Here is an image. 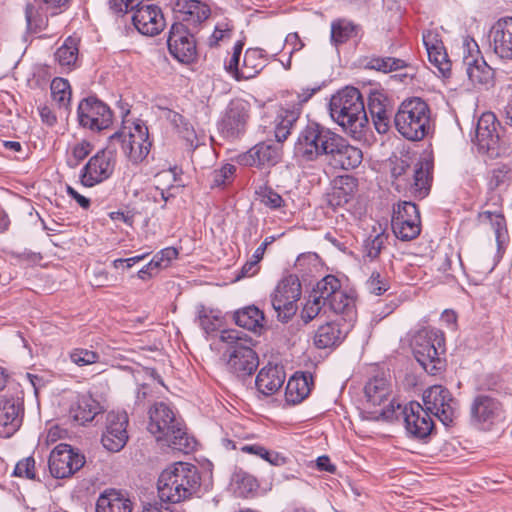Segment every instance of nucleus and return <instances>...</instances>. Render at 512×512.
<instances>
[{"label":"nucleus","instance_id":"nucleus-1","mask_svg":"<svg viewBox=\"0 0 512 512\" xmlns=\"http://www.w3.org/2000/svg\"><path fill=\"white\" fill-rule=\"evenodd\" d=\"M332 119L354 138H361L368 125V117L360 91L345 87L334 94L329 103Z\"/></svg>","mask_w":512,"mask_h":512},{"label":"nucleus","instance_id":"nucleus-2","mask_svg":"<svg viewBox=\"0 0 512 512\" xmlns=\"http://www.w3.org/2000/svg\"><path fill=\"white\" fill-rule=\"evenodd\" d=\"M201 476L197 467L187 462H175L158 479V494L162 501L180 503L198 492Z\"/></svg>","mask_w":512,"mask_h":512},{"label":"nucleus","instance_id":"nucleus-3","mask_svg":"<svg viewBox=\"0 0 512 512\" xmlns=\"http://www.w3.org/2000/svg\"><path fill=\"white\" fill-rule=\"evenodd\" d=\"M148 430L158 442L174 450L188 453L194 448V440L188 436L182 420L163 402L150 408Z\"/></svg>","mask_w":512,"mask_h":512},{"label":"nucleus","instance_id":"nucleus-4","mask_svg":"<svg viewBox=\"0 0 512 512\" xmlns=\"http://www.w3.org/2000/svg\"><path fill=\"white\" fill-rule=\"evenodd\" d=\"M396 130L407 140L420 141L430 132L432 126L429 105L418 97L403 101L394 115Z\"/></svg>","mask_w":512,"mask_h":512},{"label":"nucleus","instance_id":"nucleus-5","mask_svg":"<svg viewBox=\"0 0 512 512\" xmlns=\"http://www.w3.org/2000/svg\"><path fill=\"white\" fill-rule=\"evenodd\" d=\"M220 340L229 345L225 354L228 355L227 366L238 377L250 376L258 367L259 359L252 349V340L243 338L237 330H224Z\"/></svg>","mask_w":512,"mask_h":512},{"label":"nucleus","instance_id":"nucleus-6","mask_svg":"<svg viewBox=\"0 0 512 512\" xmlns=\"http://www.w3.org/2000/svg\"><path fill=\"white\" fill-rule=\"evenodd\" d=\"M123 121L122 128L109 137V141L116 149L120 146L125 157L132 164L141 163L149 154L151 142L147 126L137 120L130 125Z\"/></svg>","mask_w":512,"mask_h":512},{"label":"nucleus","instance_id":"nucleus-7","mask_svg":"<svg viewBox=\"0 0 512 512\" xmlns=\"http://www.w3.org/2000/svg\"><path fill=\"white\" fill-rule=\"evenodd\" d=\"M335 139L337 140L335 132L317 123H311L298 136L294 147L295 156L302 162L327 158Z\"/></svg>","mask_w":512,"mask_h":512},{"label":"nucleus","instance_id":"nucleus-8","mask_svg":"<svg viewBox=\"0 0 512 512\" xmlns=\"http://www.w3.org/2000/svg\"><path fill=\"white\" fill-rule=\"evenodd\" d=\"M444 337L439 330L420 331L413 340V354L423 369L435 375L443 368L440 357L443 350Z\"/></svg>","mask_w":512,"mask_h":512},{"label":"nucleus","instance_id":"nucleus-9","mask_svg":"<svg viewBox=\"0 0 512 512\" xmlns=\"http://www.w3.org/2000/svg\"><path fill=\"white\" fill-rule=\"evenodd\" d=\"M301 297V284L297 276L283 278L271 294V304L281 322H288L297 312Z\"/></svg>","mask_w":512,"mask_h":512},{"label":"nucleus","instance_id":"nucleus-10","mask_svg":"<svg viewBox=\"0 0 512 512\" xmlns=\"http://www.w3.org/2000/svg\"><path fill=\"white\" fill-rule=\"evenodd\" d=\"M116 166V151L110 141L107 147L92 156L83 167L80 181L86 187H93L109 179Z\"/></svg>","mask_w":512,"mask_h":512},{"label":"nucleus","instance_id":"nucleus-11","mask_svg":"<svg viewBox=\"0 0 512 512\" xmlns=\"http://www.w3.org/2000/svg\"><path fill=\"white\" fill-rule=\"evenodd\" d=\"M425 409L449 426L458 415V403L448 389L441 385L428 388L423 395Z\"/></svg>","mask_w":512,"mask_h":512},{"label":"nucleus","instance_id":"nucleus-12","mask_svg":"<svg viewBox=\"0 0 512 512\" xmlns=\"http://www.w3.org/2000/svg\"><path fill=\"white\" fill-rule=\"evenodd\" d=\"M391 226L395 236L402 241L416 238L421 231L417 206L409 201L398 203L393 209Z\"/></svg>","mask_w":512,"mask_h":512},{"label":"nucleus","instance_id":"nucleus-13","mask_svg":"<svg viewBox=\"0 0 512 512\" xmlns=\"http://www.w3.org/2000/svg\"><path fill=\"white\" fill-rule=\"evenodd\" d=\"M85 464L84 455L70 445H57L49 456V470L55 478H67L80 470Z\"/></svg>","mask_w":512,"mask_h":512},{"label":"nucleus","instance_id":"nucleus-14","mask_svg":"<svg viewBox=\"0 0 512 512\" xmlns=\"http://www.w3.org/2000/svg\"><path fill=\"white\" fill-rule=\"evenodd\" d=\"M77 112L80 125L91 130L100 131L112 124V111L96 97L83 99Z\"/></svg>","mask_w":512,"mask_h":512},{"label":"nucleus","instance_id":"nucleus-15","mask_svg":"<svg viewBox=\"0 0 512 512\" xmlns=\"http://www.w3.org/2000/svg\"><path fill=\"white\" fill-rule=\"evenodd\" d=\"M470 413L472 421L484 430H489L504 418L502 403L486 394L477 395L473 399Z\"/></svg>","mask_w":512,"mask_h":512},{"label":"nucleus","instance_id":"nucleus-16","mask_svg":"<svg viewBox=\"0 0 512 512\" xmlns=\"http://www.w3.org/2000/svg\"><path fill=\"white\" fill-rule=\"evenodd\" d=\"M397 409L401 410L404 417L405 428L407 432L417 439L428 437L433 428L434 422L431 413L427 411L420 403L410 402L404 408L397 404Z\"/></svg>","mask_w":512,"mask_h":512},{"label":"nucleus","instance_id":"nucleus-17","mask_svg":"<svg viewBox=\"0 0 512 512\" xmlns=\"http://www.w3.org/2000/svg\"><path fill=\"white\" fill-rule=\"evenodd\" d=\"M250 105L243 99L232 100L219 123V129L226 138H237L242 135L249 120Z\"/></svg>","mask_w":512,"mask_h":512},{"label":"nucleus","instance_id":"nucleus-18","mask_svg":"<svg viewBox=\"0 0 512 512\" xmlns=\"http://www.w3.org/2000/svg\"><path fill=\"white\" fill-rule=\"evenodd\" d=\"M128 415L126 412L110 411L106 415L105 430L101 442L110 452H119L128 441Z\"/></svg>","mask_w":512,"mask_h":512},{"label":"nucleus","instance_id":"nucleus-19","mask_svg":"<svg viewBox=\"0 0 512 512\" xmlns=\"http://www.w3.org/2000/svg\"><path fill=\"white\" fill-rule=\"evenodd\" d=\"M167 45L170 54L179 62L189 63L196 56V43L183 23H174L169 31Z\"/></svg>","mask_w":512,"mask_h":512},{"label":"nucleus","instance_id":"nucleus-20","mask_svg":"<svg viewBox=\"0 0 512 512\" xmlns=\"http://www.w3.org/2000/svg\"><path fill=\"white\" fill-rule=\"evenodd\" d=\"M132 22L137 31L146 36L159 34L166 25L161 9L154 4L139 6L133 13Z\"/></svg>","mask_w":512,"mask_h":512},{"label":"nucleus","instance_id":"nucleus-21","mask_svg":"<svg viewBox=\"0 0 512 512\" xmlns=\"http://www.w3.org/2000/svg\"><path fill=\"white\" fill-rule=\"evenodd\" d=\"M281 146L273 142H260L239 156L243 165L258 168L272 167L281 159Z\"/></svg>","mask_w":512,"mask_h":512},{"label":"nucleus","instance_id":"nucleus-22","mask_svg":"<svg viewBox=\"0 0 512 512\" xmlns=\"http://www.w3.org/2000/svg\"><path fill=\"white\" fill-rule=\"evenodd\" d=\"M363 154L362 151L347 143V141L337 134V140L330 149L327 156L330 164L334 168H340L343 170H350L358 167L362 162Z\"/></svg>","mask_w":512,"mask_h":512},{"label":"nucleus","instance_id":"nucleus-23","mask_svg":"<svg viewBox=\"0 0 512 512\" xmlns=\"http://www.w3.org/2000/svg\"><path fill=\"white\" fill-rule=\"evenodd\" d=\"M23 403L14 397L0 398V435L10 437L22 424Z\"/></svg>","mask_w":512,"mask_h":512},{"label":"nucleus","instance_id":"nucleus-24","mask_svg":"<svg viewBox=\"0 0 512 512\" xmlns=\"http://www.w3.org/2000/svg\"><path fill=\"white\" fill-rule=\"evenodd\" d=\"M498 122L496 116L492 112L483 113L476 125L475 143L482 152H488L496 148L499 142Z\"/></svg>","mask_w":512,"mask_h":512},{"label":"nucleus","instance_id":"nucleus-25","mask_svg":"<svg viewBox=\"0 0 512 512\" xmlns=\"http://www.w3.org/2000/svg\"><path fill=\"white\" fill-rule=\"evenodd\" d=\"M490 45L495 54L503 59H512V17L499 19L490 29Z\"/></svg>","mask_w":512,"mask_h":512},{"label":"nucleus","instance_id":"nucleus-26","mask_svg":"<svg viewBox=\"0 0 512 512\" xmlns=\"http://www.w3.org/2000/svg\"><path fill=\"white\" fill-rule=\"evenodd\" d=\"M368 111L376 131L379 134L387 133L390 129L392 116L388 98L379 91L372 92L368 98Z\"/></svg>","mask_w":512,"mask_h":512},{"label":"nucleus","instance_id":"nucleus-27","mask_svg":"<svg viewBox=\"0 0 512 512\" xmlns=\"http://www.w3.org/2000/svg\"><path fill=\"white\" fill-rule=\"evenodd\" d=\"M422 38L430 63L446 76L451 70V62L438 33L428 30L423 33Z\"/></svg>","mask_w":512,"mask_h":512},{"label":"nucleus","instance_id":"nucleus-28","mask_svg":"<svg viewBox=\"0 0 512 512\" xmlns=\"http://www.w3.org/2000/svg\"><path fill=\"white\" fill-rule=\"evenodd\" d=\"M174 10L182 22L192 26L201 24L211 14L209 6L199 0H177Z\"/></svg>","mask_w":512,"mask_h":512},{"label":"nucleus","instance_id":"nucleus-29","mask_svg":"<svg viewBox=\"0 0 512 512\" xmlns=\"http://www.w3.org/2000/svg\"><path fill=\"white\" fill-rule=\"evenodd\" d=\"M285 372L282 366L268 364L264 366L255 379L257 390L264 396L276 393L284 384Z\"/></svg>","mask_w":512,"mask_h":512},{"label":"nucleus","instance_id":"nucleus-30","mask_svg":"<svg viewBox=\"0 0 512 512\" xmlns=\"http://www.w3.org/2000/svg\"><path fill=\"white\" fill-rule=\"evenodd\" d=\"M351 324L331 321L321 325L314 336V344L320 349L330 348L340 343L347 335Z\"/></svg>","mask_w":512,"mask_h":512},{"label":"nucleus","instance_id":"nucleus-31","mask_svg":"<svg viewBox=\"0 0 512 512\" xmlns=\"http://www.w3.org/2000/svg\"><path fill=\"white\" fill-rule=\"evenodd\" d=\"M463 64L466 67L468 79L474 86H488L493 82V69L482 57H474L472 54L464 56Z\"/></svg>","mask_w":512,"mask_h":512},{"label":"nucleus","instance_id":"nucleus-32","mask_svg":"<svg viewBox=\"0 0 512 512\" xmlns=\"http://www.w3.org/2000/svg\"><path fill=\"white\" fill-rule=\"evenodd\" d=\"M132 510V501L116 489L104 490L96 502V512H132Z\"/></svg>","mask_w":512,"mask_h":512},{"label":"nucleus","instance_id":"nucleus-33","mask_svg":"<svg viewBox=\"0 0 512 512\" xmlns=\"http://www.w3.org/2000/svg\"><path fill=\"white\" fill-rule=\"evenodd\" d=\"M102 411L100 403L91 395H80L70 407V417L84 424L92 421Z\"/></svg>","mask_w":512,"mask_h":512},{"label":"nucleus","instance_id":"nucleus-34","mask_svg":"<svg viewBox=\"0 0 512 512\" xmlns=\"http://www.w3.org/2000/svg\"><path fill=\"white\" fill-rule=\"evenodd\" d=\"M266 61L267 59L262 49H248L244 54L243 63L239 73V81L249 80L257 76L265 67Z\"/></svg>","mask_w":512,"mask_h":512},{"label":"nucleus","instance_id":"nucleus-35","mask_svg":"<svg viewBox=\"0 0 512 512\" xmlns=\"http://www.w3.org/2000/svg\"><path fill=\"white\" fill-rule=\"evenodd\" d=\"M235 323L247 330L258 332L264 326V313L256 306L251 305L237 310L234 313Z\"/></svg>","mask_w":512,"mask_h":512},{"label":"nucleus","instance_id":"nucleus-36","mask_svg":"<svg viewBox=\"0 0 512 512\" xmlns=\"http://www.w3.org/2000/svg\"><path fill=\"white\" fill-rule=\"evenodd\" d=\"M364 392L368 403L380 406L388 400L390 384L386 378L376 376L367 382Z\"/></svg>","mask_w":512,"mask_h":512},{"label":"nucleus","instance_id":"nucleus-37","mask_svg":"<svg viewBox=\"0 0 512 512\" xmlns=\"http://www.w3.org/2000/svg\"><path fill=\"white\" fill-rule=\"evenodd\" d=\"M357 188V181L354 177L340 176L334 182L333 191L330 195V203L341 206L348 203Z\"/></svg>","mask_w":512,"mask_h":512},{"label":"nucleus","instance_id":"nucleus-38","mask_svg":"<svg viewBox=\"0 0 512 512\" xmlns=\"http://www.w3.org/2000/svg\"><path fill=\"white\" fill-rule=\"evenodd\" d=\"M79 54V39L68 37L56 50L55 60L65 70L70 71L76 66Z\"/></svg>","mask_w":512,"mask_h":512},{"label":"nucleus","instance_id":"nucleus-39","mask_svg":"<svg viewBox=\"0 0 512 512\" xmlns=\"http://www.w3.org/2000/svg\"><path fill=\"white\" fill-rule=\"evenodd\" d=\"M326 305L336 314L345 316L344 321L350 323L355 315V301L346 291L339 289L331 296Z\"/></svg>","mask_w":512,"mask_h":512},{"label":"nucleus","instance_id":"nucleus-40","mask_svg":"<svg viewBox=\"0 0 512 512\" xmlns=\"http://www.w3.org/2000/svg\"><path fill=\"white\" fill-rule=\"evenodd\" d=\"M363 66L369 70H375L382 73H390L406 68L408 65L405 60L395 57H381L372 55L362 60Z\"/></svg>","mask_w":512,"mask_h":512},{"label":"nucleus","instance_id":"nucleus-41","mask_svg":"<svg viewBox=\"0 0 512 512\" xmlns=\"http://www.w3.org/2000/svg\"><path fill=\"white\" fill-rule=\"evenodd\" d=\"M309 380H311V377L304 374L291 377L286 386L287 401L297 404L304 400L311 391Z\"/></svg>","mask_w":512,"mask_h":512},{"label":"nucleus","instance_id":"nucleus-42","mask_svg":"<svg viewBox=\"0 0 512 512\" xmlns=\"http://www.w3.org/2000/svg\"><path fill=\"white\" fill-rule=\"evenodd\" d=\"M299 118V112L296 110L281 109L276 118L274 133L277 142L285 141L291 133V130Z\"/></svg>","mask_w":512,"mask_h":512},{"label":"nucleus","instance_id":"nucleus-43","mask_svg":"<svg viewBox=\"0 0 512 512\" xmlns=\"http://www.w3.org/2000/svg\"><path fill=\"white\" fill-rule=\"evenodd\" d=\"M358 26L347 19H336L331 23V43L337 47L355 37Z\"/></svg>","mask_w":512,"mask_h":512},{"label":"nucleus","instance_id":"nucleus-44","mask_svg":"<svg viewBox=\"0 0 512 512\" xmlns=\"http://www.w3.org/2000/svg\"><path fill=\"white\" fill-rule=\"evenodd\" d=\"M431 165L428 161L420 162L416 165L413 172V183L411 187L413 192L420 198L428 194L431 181Z\"/></svg>","mask_w":512,"mask_h":512},{"label":"nucleus","instance_id":"nucleus-45","mask_svg":"<svg viewBox=\"0 0 512 512\" xmlns=\"http://www.w3.org/2000/svg\"><path fill=\"white\" fill-rule=\"evenodd\" d=\"M36 2L38 3V8H35L32 4H28L25 9L27 27L31 32L34 33L44 30L48 25V16H52L42 8V1Z\"/></svg>","mask_w":512,"mask_h":512},{"label":"nucleus","instance_id":"nucleus-46","mask_svg":"<svg viewBox=\"0 0 512 512\" xmlns=\"http://www.w3.org/2000/svg\"><path fill=\"white\" fill-rule=\"evenodd\" d=\"M51 95L60 108H68L71 101V88L68 80L56 77L52 80Z\"/></svg>","mask_w":512,"mask_h":512},{"label":"nucleus","instance_id":"nucleus-47","mask_svg":"<svg viewBox=\"0 0 512 512\" xmlns=\"http://www.w3.org/2000/svg\"><path fill=\"white\" fill-rule=\"evenodd\" d=\"M339 289H341L339 279L334 275H327L317 283L315 293L318 295H315V297L321 299L323 304H326Z\"/></svg>","mask_w":512,"mask_h":512},{"label":"nucleus","instance_id":"nucleus-48","mask_svg":"<svg viewBox=\"0 0 512 512\" xmlns=\"http://www.w3.org/2000/svg\"><path fill=\"white\" fill-rule=\"evenodd\" d=\"M479 220L482 223H489L495 232L496 240L500 245L501 239L506 233V221L502 214L484 211L479 214Z\"/></svg>","mask_w":512,"mask_h":512},{"label":"nucleus","instance_id":"nucleus-49","mask_svg":"<svg viewBox=\"0 0 512 512\" xmlns=\"http://www.w3.org/2000/svg\"><path fill=\"white\" fill-rule=\"evenodd\" d=\"M390 285L385 276H382L379 272L374 271L371 273L368 280L365 282L366 291L375 296L384 294Z\"/></svg>","mask_w":512,"mask_h":512},{"label":"nucleus","instance_id":"nucleus-50","mask_svg":"<svg viewBox=\"0 0 512 512\" xmlns=\"http://www.w3.org/2000/svg\"><path fill=\"white\" fill-rule=\"evenodd\" d=\"M512 180V168L508 165H502L491 171L489 179V187L491 189H497L502 186L508 185Z\"/></svg>","mask_w":512,"mask_h":512},{"label":"nucleus","instance_id":"nucleus-51","mask_svg":"<svg viewBox=\"0 0 512 512\" xmlns=\"http://www.w3.org/2000/svg\"><path fill=\"white\" fill-rule=\"evenodd\" d=\"M198 320L199 325L206 333L217 330L221 323L220 317L217 314L203 306L198 310Z\"/></svg>","mask_w":512,"mask_h":512},{"label":"nucleus","instance_id":"nucleus-52","mask_svg":"<svg viewBox=\"0 0 512 512\" xmlns=\"http://www.w3.org/2000/svg\"><path fill=\"white\" fill-rule=\"evenodd\" d=\"M233 25L228 21H222L216 24L212 35L209 38L211 47L218 46L221 41L231 38Z\"/></svg>","mask_w":512,"mask_h":512},{"label":"nucleus","instance_id":"nucleus-53","mask_svg":"<svg viewBox=\"0 0 512 512\" xmlns=\"http://www.w3.org/2000/svg\"><path fill=\"white\" fill-rule=\"evenodd\" d=\"M319 264V257L316 253L308 252L300 254L294 264V267L299 272L308 274L312 272Z\"/></svg>","mask_w":512,"mask_h":512},{"label":"nucleus","instance_id":"nucleus-54","mask_svg":"<svg viewBox=\"0 0 512 512\" xmlns=\"http://www.w3.org/2000/svg\"><path fill=\"white\" fill-rule=\"evenodd\" d=\"M258 194L261 203L271 209H279L286 206L285 200L282 196L271 188L265 187L261 189Z\"/></svg>","mask_w":512,"mask_h":512},{"label":"nucleus","instance_id":"nucleus-55","mask_svg":"<svg viewBox=\"0 0 512 512\" xmlns=\"http://www.w3.org/2000/svg\"><path fill=\"white\" fill-rule=\"evenodd\" d=\"M70 358L78 366H85L96 363L99 355L92 350L77 348L71 352Z\"/></svg>","mask_w":512,"mask_h":512},{"label":"nucleus","instance_id":"nucleus-56","mask_svg":"<svg viewBox=\"0 0 512 512\" xmlns=\"http://www.w3.org/2000/svg\"><path fill=\"white\" fill-rule=\"evenodd\" d=\"M325 305L326 304H323L321 299L316 298L315 296L313 297V299H309L305 303V305L301 311L302 320L305 323H309L310 321H312L319 315L323 306H325Z\"/></svg>","mask_w":512,"mask_h":512},{"label":"nucleus","instance_id":"nucleus-57","mask_svg":"<svg viewBox=\"0 0 512 512\" xmlns=\"http://www.w3.org/2000/svg\"><path fill=\"white\" fill-rule=\"evenodd\" d=\"M13 476L34 479L35 459L32 456H29L17 462L13 471Z\"/></svg>","mask_w":512,"mask_h":512},{"label":"nucleus","instance_id":"nucleus-58","mask_svg":"<svg viewBox=\"0 0 512 512\" xmlns=\"http://www.w3.org/2000/svg\"><path fill=\"white\" fill-rule=\"evenodd\" d=\"M235 166L232 164H226L218 170H214L211 173V187H220L231 179L235 173Z\"/></svg>","mask_w":512,"mask_h":512},{"label":"nucleus","instance_id":"nucleus-59","mask_svg":"<svg viewBox=\"0 0 512 512\" xmlns=\"http://www.w3.org/2000/svg\"><path fill=\"white\" fill-rule=\"evenodd\" d=\"M234 482L237 485V489L240 494H246L252 492L257 488L256 479L244 472H238L234 476Z\"/></svg>","mask_w":512,"mask_h":512},{"label":"nucleus","instance_id":"nucleus-60","mask_svg":"<svg viewBox=\"0 0 512 512\" xmlns=\"http://www.w3.org/2000/svg\"><path fill=\"white\" fill-rule=\"evenodd\" d=\"M91 152V144L87 141H81L80 143H77L72 148V159L68 160V164L71 167H75L79 164L80 161H82L84 158H86L89 153Z\"/></svg>","mask_w":512,"mask_h":512},{"label":"nucleus","instance_id":"nucleus-61","mask_svg":"<svg viewBox=\"0 0 512 512\" xmlns=\"http://www.w3.org/2000/svg\"><path fill=\"white\" fill-rule=\"evenodd\" d=\"M142 0H109L111 10L115 13L125 14L128 11H135Z\"/></svg>","mask_w":512,"mask_h":512},{"label":"nucleus","instance_id":"nucleus-62","mask_svg":"<svg viewBox=\"0 0 512 512\" xmlns=\"http://www.w3.org/2000/svg\"><path fill=\"white\" fill-rule=\"evenodd\" d=\"M385 237L382 234L374 236L373 239H369L365 244V255L370 259H375L379 256L383 246Z\"/></svg>","mask_w":512,"mask_h":512},{"label":"nucleus","instance_id":"nucleus-63","mask_svg":"<svg viewBox=\"0 0 512 512\" xmlns=\"http://www.w3.org/2000/svg\"><path fill=\"white\" fill-rule=\"evenodd\" d=\"M260 458L274 466H282L286 464L287 459L283 455L275 451H269L264 447V452L261 453Z\"/></svg>","mask_w":512,"mask_h":512},{"label":"nucleus","instance_id":"nucleus-64","mask_svg":"<svg viewBox=\"0 0 512 512\" xmlns=\"http://www.w3.org/2000/svg\"><path fill=\"white\" fill-rule=\"evenodd\" d=\"M240 56L232 54L230 59L225 62V70L231 74L237 81H239L240 77V69L241 66L239 65Z\"/></svg>","mask_w":512,"mask_h":512}]
</instances>
